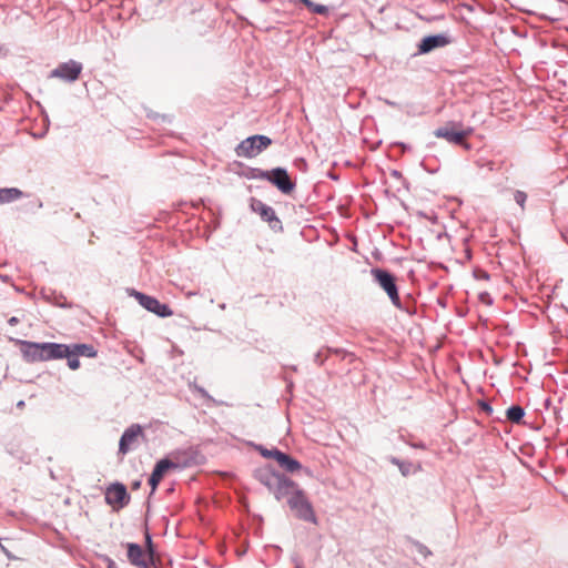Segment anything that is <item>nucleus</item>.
<instances>
[{
	"mask_svg": "<svg viewBox=\"0 0 568 568\" xmlns=\"http://www.w3.org/2000/svg\"><path fill=\"white\" fill-rule=\"evenodd\" d=\"M254 178L266 180L273 183L281 192L288 194L294 190V183L291 181L286 170L276 168L271 171L257 170Z\"/></svg>",
	"mask_w": 568,
	"mask_h": 568,
	"instance_id": "39448f33",
	"label": "nucleus"
},
{
	"mask_svg": "<svg viewBox=\"0 0 568 568\" xmlns=\"http://www.w3.org/2000/svg\"><path fill=\"white\" fill-rule=\"evenodd\" d=\"M143 436V430L140 425H131L122 435L119 443V453L125 455L138 445L139 438Z\"/></svg>",
	"mask_w": 568,
	"mask_h": 568,
	"instance_id": "1a4fd4ad",
	"label": "nucleus"
},
{
	"mask_svg": "<svg viewBox=\"0 0 568 568\" xmlns=\"http://www.w3.org/2000/svg\"><path fill=\"white\" fill-rule=\"evenodd\" d=\"M128 558L134 566L150 568L145 561V554L138 544H128Z\"/></svg>",
	"mask_w": 568,
	"mask_h": 568,
	"instance_id": "2eb2a0df",
	"label": "nucleus"
},
{
	"mask_svg": "<svg viewBox=\"0 0 568 568\" xmlns=\"http://www.w3.org/2000/svg\"><path fill=\"white\" fill-rule=\"evenodd\" d=\"M479 297H480V300H481L484 303H486V304H490V303H491V301H490V296H489V294H488V293H486V292H485V293H481V294L479 295Z\"/></svg>",
	"mask_w": 568,
	"mask_h": 568,
	"instance_id": "4be33fe9",
	"label": "nucleus"
},
{
	"mask_svg": "<svg viewBox=\"0 0 568 568\" xmlns=\"http://www.w3.org/2000/svg\"><path fill=\"white\" fill-rule=\"evenodd\" d=\"M106 568H118V567L112 559L106 558Z\"/></svg>",
	"mask_w": 568,
	"mask_h": 568,
	"instance_id": "5701e85b",
	"label": "nucleus"
},
{
	"mask_svg": "<svg viewBox=\"0 0 568 568\" xmlns=\"http://www.w3.org/2000/svg\"><path fill=\"white\" fill-rule=\"evenodd\" d=\"M526 199H527V195L526 193L521 192V191H517L515 193V201L521 206L524 207L525 205V202H526Z\"/></svg>",
	"mask_w": 568,
	"mask_h": 568,
	"instance_id": "412c9836",
	"label": "nucleus"
},
{
	"mask_svg": "<svg viewBox=\"0 0 568 568\" xmlns=\"http://www.w3.org/2000/svg\"><path fill=\"white\" fill-rule=\"evenodd\" d=\"M449 43V39L443 34L425 37L418 45L420 53H428L434 49L445 47Z\"/></svg>",
	"mask_w": 568,
	"mask_h": 568,
	"instance_id": "ddd939ff",
	"label": "nucleus"
},
{
	"mask_svg": "<svg viewBox=\"0 0 568 568\" xmlns=\"http://www.w3.org/2000/svg\"><path fill=\"white\" fill-rule=\"evenodd\" d=\"M272 140L266 135H252L243 140L235 149L236 155L240 158L251 159L256 156L263 150L268 148Z\"/></svg>",
	"mask_w": 568,
	"mask_h": 568,
	"instance_id": "20e7f679",
	"label": "nucleus"
},
{
	"mask_svg": "<svg viewBox=\"0 0 568 568\" xmlns=\"http://www.w3.org/2000/svg\"><path fill=\"white\" fill-rule=\"evenodd\" d=\"M525 413L520 406H511L507 409L506 416L513 423H520Z\"/></svg>",
	"mask_w": 568,
	"mask_h": 568,
	"instance_id": "a211bd4d",
	"label": "nucleus"
},
{
	"mask_svg": "<svg viewBox=\"0 0 568 568\" xmlns=\"http://www.w3.org/2000/svg\"><path fill=\"white\" fill-rule=\"evenodd\" d=\"M252 210L257 213L265 222L270 224L271 227H276L280 225V220L277 219L275 211L258 200L252 201Z\"/></svg>",
	"mask_w": 568,
	"mask_h": 568,
	"instance_id": "f8f14e48",
	"label": "nucleus"
},
{
	"mask_svg": "<svg viewBox=\"0 0 568 568\" xmlns=\"http://www.w3.org/2000/svg\"><path fill=\"white\" fill-rule=\"evenodd\" d=\"M64 358L68 359V366L70 369L75 371L80 367V361L75 355H65Z\"/></svg>",
	"mask_w": 568,
	"mask_h": 568,
	"instance_id": "aec40b11",
	"label": "nucleus"
},
{
	"mask_svg": "<svg viewBox=\"0 0 568 568\" xmlns=\"http://www.w3.org/2000/svg\"><path fill=\"white\" fill-rule=\"evenodd\" d=\"M296 568H302L301 566H297Z\"/></svg>",
	"mask_w": 568,
	"mask_h": 568,
	"instance_id": "bb28decb",
	"label": "nucleus"
},
{
	"mask_svg": "<svg viewBox=\"0 0 568 568\" xmlns=\"http://www.w3.org/2000/svg\"><path fill=\"white\" fill-rule=\"evenodd\" d=\"M82 72V64L74 60L60 63L50 72V78H57L65 82H74Z\"/></svg>",
	"mask_w": 568,
	"mask_h": 568,
	"instance_id": "0eeeda50",
	"label": "nucleus"
},
{
	"mask_svg": "<svg viewBox=\"0 0 568 568\" xmlns=\"http://www.w3.org/2000/svg\"><path fill=\"white\" fill-rule=\"evenodd\" d=\"M17 323H18V318H17V317H11V318L9 320V324H10V325H14V324H17Z\"/></svg>",
	"mask_w": 568,
	"mask_h": 568,
	"instance_id": "a878e982",
	"label": "nucleus"
},
{
	"mask_svg": "<svg viewBox=\"0 0 568 568\" xmlns=\"http://www.w3.org/2000/svg\"><path fill=\"white\" fill-rule=\"evenodd\" d=\"M68 355L83 356V357H94L97 355V351L92 345L89 344H72L67 345Z\"/></svg>",
	"mask_w": 568,
	"mask_h": 568,
	"instance_id": "dca6fc26",
	"label": "nucleus"
},
{
	"mask_svg": "<svg viewBox=\"0 0 568 568\" xmlns=\"http://www.w3.org/2000/svg\"><path fill=\"white\" fill-rule=\"evenodd\" d=\"M276 498H286L290 508L295 511V515L305 521L313 524L317 523L314 509L305 496V493L298 485L286 478H278L277 488L275 491Z\"/></svg>",
	"mask_w": 568,
	"mask_h": 568,
	"instance_id": "f257e3e1",
	"label": "nucleus"
},
{
	"mask_svg": "<svg viewBox=\"0 0 568 568\" xmlns=\"http://www.w3.org/2000/svg\"><path fill=\"white\" fill-rule=\"evenodd\" d=\"M22 196L17 187L0 189V204L13 202Z\"/></svg>",
	"mask_w": 568,
	"mask_h": 568,
	"instance_id": "f3484780",
	"label": "nucleus"
},
{
	"mask_svg": "<svg viewBox=\"0 0 568 568\" xmlns=\"http://www.w3.org/2000/svg\"><path fill=\"white\" fill-rule=\"evenodd\" d=\"M132 295L135 297V300L139 302L141 306L161 317H169L173 314V312L166 304L160 303L156 298L152 296H149L136 291H134Z\"/></svg>",
	"mask_w": 568,
	"mask_h": 568,
	"instance_id": "6e6552de",
	"label": "nucleus"
},
{
	"mask_svg": "<svg viewBox=\"0 0 568 568\" xmlns=\"http://www.w3.org/2000/svg\"><path fill=\"white\" fill-rule=\"evenodd\" d=\"M178 467V464L171 462L168 458L158 462L149 479V484L152 488V491H154L158 488L160 481L162 480V478L164 477L169 469Z\"/></svg>",
	"mask_w": 568,
	"mask_h": 568,
	"instance_id": "9b49d317",
	"label": "nucleus"
},
{
	"mask_svg": "<svg viewBox=\"0 0 568 568\" xmlns=\"http://www.w3.org/2000/svg\"><path fill=\"white\" fill-rule=\"evenodd\" d=\"M21 352L28 362H44L64 358L68 355L65 344L21 342Z\"/></svg>",
	"mask_w": 568,
	"mask_h": 568,
	"instance_id": "f03ea898",
	"label": "nucleus"
},
{
	"mask_svg": "<svg viewBox=\"0 0 568 568\" xmlns=\"http://www.w3.org/2000/svg\"><path fill=\"white\" fill-rule=\"evenodd\" d=\"M471 133V128L463 129L462 123L456 122H448L434 132L436 138L445 139L453 144L463 145L465 149H469V144L466 140Z\"/></svg>",
	"mask_w": 568,
	"mask_h": 568,
	"instance_id": "7ed1b4c3",
	"label": "nucleus"
},
{
	"mask_svg": "<svg viewBox=\"0 0 568 568\" xmlns=\"http://www.w3.org/2000/svg\"><path fill=\"white\" fill-rule=\"evenodd\" d=\"M146 541L149 544L150 557H152L153 552H152V548H151V537L149 535H146Z\"/></svg>",
	"mask_w": 568,
	"mask_h": 568,
	"instance_id": "b1692460",
	"label": "nucleus"
},
{
	"mask_svg": "<svg viewBox=\"0 0 568 568\" xmlns=\"http://www.w3.org/2000/svg\"><path fill=\"white\" fill-rule=\"evenodd\" d=\"M480 278H483V280H488V278H489V274H488V273H486V272H481V274H480Z\"/></svg>",
	"mask_w": 568,
	"mask_h": 568,
	"instance_id": "393cba45",
	"label": "nucleus"
},
{
	"mask_svg": "<svg viewBox=\"0 0 568 568\" xmlns=\"http://www.w3.org/2000/svg\"><path fill=\"white\" fill-rule=\"evenodd\" d=\"M372 275L375 282L387 293L392 303L395 306H399L400 298L395 283V277L389 272L382 268L372 270Z\"/></svg>",
	"mask_w": 568,
	"mask_h": 568,
	"instance_id": "423d86ee",
	"label": "nucleus"
},
{
	"mask_svg": "<svg viewBox=\"0 0 568 568\" xmlns=\"http://www.w3.org/2000/svg\"><path fill=\"white\" fill-rule=\"evenodd\" d=\"M268 456L274 458L277 464L287 471L293 473L301 469L302 467L300 462L277 449L268 452Z\"/></svg>",
	"mask_w": 568,
	"mask_h": 568,
	"instance_id": "4468645a",
	"label": "nucleus"
},
{
	"mask_svg": "<svg viewBox=\"0 0 568 568\" xmlns=\"http://www.w3.org/2000/svg\"><path fill=\"white\" fill-rule=\"evenodd\" d=\"M129 499L126 488L122 484H114L105 491V500L113 508H122Z\"/></svg>",
	"mask_w": 568,
	"mask_h": 568,
	"instance_id": "9d476101",
	"label": "nucleus"
},
{
	"mask_svg": "<svg viewBox=\"0 0 568 568\" xmlns=\"http://www.w3.org/2000/svg\"><path fill=\"white\" fill-rule=\"evenodd\" d=\"M310 11L317 14H327L328 8L323 4L314 3L312 0H300Z\"/></svg>",
	"mask_w": 568,
	"mask_h": 568,
	"instance_id": "6ab92c4d",
	"label": "nucleus"
}]
</instances>
